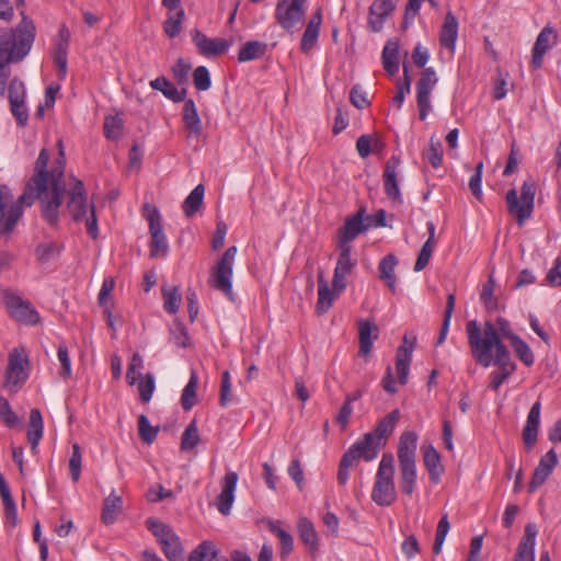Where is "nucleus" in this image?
<instances>
[{
  "mask_svg": "<svg viewBox=\"0 0 561 561\" xmlns=\"http://www.w3.org/2000/svg\"><path fill=\"white\" fill-rule=\"evenodd\" d=\"M150 87L153 90L160 91L163 95L173 102H181L185 100L186 90H179L165 77H158L150 81Z\"/></svg>",
  "mask_w": 561,
  "mask_h": 561,
  "instance_id": "nucleus-35",
  "label": "nucleus"
},
{
  "mask_svg": "<svg viewBox=\"0 0 561 561\" xmlns=\"http://www.w3.org/2000/svg\"><path fill=\"white\" fill-rule=\"evenodd\" d=\"M154 389V376L151 373H147L138 380L139 397L144 403L151 400Z\"/></svg>",
  "mask_w": 561,
  "mask_h": 561,
  "instance_id": "nucleus-50",
  "label": "nucleus"
},
{
  "mask_svg": "<svg viewBox=\"0 0 561 561\" xmlns=\"http://www.w3.org/2000/svg\"><path fill=\"white\" fill-rule=\"evenodd\" d=\"M35 34L33 21L22 12V20L14 28L0 30V61H22L32 48Z\"/></svg>",
  "mask_w": 561,
  "mask_h": 561,
  "instance_id": "nucleus-3",
  "label": "nucleus"
},
{
  "mask_svg": "<svg viewBox=\"0 0 561 561\" xmlns=\"http://www.w3.org/2000/svg\"><path fill=\"white\" fill-rule=\"evenodd\" d=\"M144 217L149 224L150 233V256L164 257L169 252V244L163 231L161 215L156 206L150 204L144 205Z\"/></svg>",
  "mask_w": 561,
  "mask_h": 561,
  "instance_id": "nucleus-11",
  "label": "nucleus"
},
{
  "mask_svg": "<svg viewBox=\"0 0 561 561\" xmlns=\"http://www.w3.org/2000/svg\"><path fill=\"white\" fill-rule=\"evenodd\" d=\"M537 186L531 180H526L520 187V197L515 188L506 193L505 201L508 213L514 216L519 226L527 220L534 210Z\"/></svg>",
  "mask_w": 561,
  "mask_h": 561,
  "instance_id": "nucleus-8",
  "label": "nucleus"
},
{
  "mask_svg": "<svg viewBox=\"0 0 561 561\" xmlns=\"http://www.w3.org/2000/svg\"><path fill=\"white\" fill-rule=\"evenodd\" d=\"M298 534H299V538L301 539V541L307 547H309V549L311 551L318 550V548H319L318 535H317L313 524L309 519H307L305 517L299 519Z\"/></svg>",
  "mask_w": 561,
  "mask_h": 561,
  "instance_id": "nucleus-38",
  "label": "nucleus"
},
{
  "mask_svg": "<svg viewBox=\"0 0 561 561\" xmlns=\"http://www.w3.org/2000/svg\"><path fill=\"white\" fill-rule=\"evenodd\" d=\"M537 527L535 524H527L525 527V534L522 538L516 554L530 557L535 559V545L537 537Z\"/></svg>",
  "mask_w": 561,
  "mask_h": 561,
  "instance_id": "nucleus-39",
  "label": "nucleus"
},
{
  "mask_svg": "<svg viewBox=\"0 0 561 561\" xmlns=\"http://www.w3.org/2000/svg\"><path fill=\"white\" fill-rule=\"evenodd\" d=\"M138 428L139 435L145 443L151 444L156 439L158 430L150 425L149 420L147 419L146 415L139 416Z\"/></svg>",
  "mask_w": 561,
  "mask_h": 561,
  "instance_id": "nucleus-58",
  "label": "nucleus"
},
{
  "mask_svg": "<svg viewBox=\"0 0 561 561\" xmlns=\"http://www.w3.org/2000/svg\"><path fill=\"white\" fill-rule=\"evenodd\" d=\"M270 530L277 536L280 541V558H287L294 549L293 536L279 527L278 523L271 522L268 525Z\"/></svg>",
  "mask_w": 561,
  "mask_h": 561,
  "instance_id": "nucleus-44",
  "label": "nucleus"
},
{
  "mask_svg": "<svg viewBox=\"0 0 561 561\" xmlns=\"http://www.w3.org/2000/svg\"><path fill=\"white\" fill-rule=\"evenodd\" d=\"M411 81L409 68L407 65H403V83L398 85L397 93L393 98V102L397 103L399 107L402 105L405 94L410 93Z\"/></svg>",
  "mask_w": 561,
  "mask_h": 561,
  "instance_id": "nucleus-62",
  "label": "nucleus"
},
{
  "mask_svg": "<svg viewBox=\"0 0 561 561\" xmlns=\"http://www.w3.org/2000/svg\"><path fill=\"white\" fill-rule=\"evenodd\" d=\"M546 280L550 286H561V256H558L549 270Z\"/></svg>",
  "mask_w": 561,
  "mask_h": 561,
  "instance_id": "nucleus-64",
  "label": "nucleus"
},
{
  "mask_svg": "<svg viewBox=\"0 0 561 561\" xmlns=\"http://www.w3.org/2000/svg\"><path fill=\"white\" fill-rule=\"evenodd\" d=\"M398 260L393 254H388L379 263L380 278L386 282L391 291L396 290L394 268Z\"/></svg>",
  "mask_w": 561,
  "mask_h": 561,
  "instance_id": "nucleus-40",
  "label": "nucleus"
},
{
  "mask_svg": "<svg viewBox=\"0 0 561 561\" xmlns=\"http://www.w3.org/2000/svg\"><path fill=\"white\" fill-rule=\"evenodd\" d=\"M238 248L229 247L211 268L209 285L232 299V274Z\"/></svg>",
  "mask_w": 561,
  "mask_h": 561,
  "instance_id": "nucleus-10",
  "label": "nucleus"
},
{
  "mask_svg": "<svg viewBox=\"0 0 561 561\" xmlns=\"http://www.w3.org/2000/svg\"><path fill=\"white\" fill-rule=\"evenodd\" d=\"M382 65L391 77L399 71V44L396 41H388L381 54Z\"/></svg>",
  "mask_w": 561,
  "mask_h": 561,
  "instance_id": "nucleus-34",
  "label": "nucleus"
},
{
  "mask_svg": "<svg viewBox=\"0 0 561 561\" xmlns=\"http://www.w3.org/2000/svg\"><path fill=\"white\" fill-rule=\"evenodd\" d=\"M557 455L553 449H550L539 461L535 469L534 476L528 486L529 492H535L540 485L545 483L547 478L552 472L557 465Z\"/></svg>",
  "mask_w": 561,
  "mask_h": 561,
  "instance_id": "nucleus-24",
  "label": "nucleus"
},
{
  "mask_svg": "<svg viewBox=\"0 0 561 561\" xmlns=\"http://www.w3.org/2000/svg\"><path fill=\"white\" fill-rule=\"evenodd\" d=\"M511 345L520 362H523L526 366H531L534 364V353L524 340H522L519 336L514 337V340L511 341Z\"/></svg>",
  "mask_w": 561,
  "mask_h": 561,
  "instance_id": "nucleus-49",
  "label": "nucleus"
},
{
  "mask_svg": "<svg viewBox=\"0 0 561 561\" xmlns=\"http://www.w3.org/2000/svg\"><path fill=\"white\" fill-rule=\"evenodd\" d=\"M339 256L334 268L332 285L337 291H343L346 286V277L353 272L357 260L352 256V245H337Z\"/></svg>",
  "mask_w": 561,
  "mask_h": 561,
  "instance_id": "nucleus-15",
  "label": "nucleus"
},
{
  "mask_svg": "<svg viewBox=\"0 0 561 561\" xmlns=\"http://www.w3.org/2000/svg\"><path fill=\"white\" fill-rule=\"evenodd\" d=\"M162 296H163V308L169 313H175L179 310L182 296L176 286L172 287H162Z\"/></svg>",
  "mask_w": 561,
  "mask_h": 561,
  "instance_id": "nucleus-48",
  "label": "nucleus"
},
{
  "mask_svg": "<svg viewBox=\"0 0 561 561\" xmlns=\"http://www.w3.org/2000/svg\"><path fill=\"white\" fill-rule=\"evenodd\" d=\"M416 444L417 435L414 432L407 431L401 434L398 446L400 488L407 495H411L416 485Z\"/></svg>",
  "mask_w": 561,
  "mask_h": 561,
  "instance_id": "nucleus-5",
  "label": "nucleus"
},
{
  "mask_svg": "<svg viewBox=\"0 0 561 561\" xmlns=\"http://www.w3.org/2000/svg\"><path fill=\"white\" fill-rule=\"evenodd\" d=\"M380 448L379 439L366 433L359 440L353 444L344 455L354 462L360 459L371 461L377 457Z\"/></svg>",
  "mask_w": 561,
  "mask_h": 561,
  "instance_id": "nucleus-16",
  "label": "nucleus"
},
{
  "mask_svg": "<svg viewBox=\"0 0 561 561\" xmlns=\"http://www.w3.org/2000/svg\"><path fill=\"white\" fill-rule=\"evenodd\" d=\"M458 37V21L456 16L448 12L445 16L442 30H440V36L439 41L442 46L449 49L450 51H454L456 41Z\"/></svg>",
  "mask_w": 561,
  "mask_h": 561,
  "instance_id": "nucleus-31",
  "label": "nucleus"
},
{
  "mask_svg": "<svg viewBox=\"0 0 561 561\" xmlns=\"http://www.w3.org/2000/svg\"><path fill=\"white\" fill-rule=\"evenodd\" d=\"M400 419V411L393 410L385 417H382L376 425L373 432L368 434L379 439V445L382 447L386 444L387 438L393 433L394 427Z\"/></svg>",
  "mask_w": 561,
  "mask_h": 561,
  "instance_id": "nucleus-29",
  "label": "nucleus"
},
{
  "mask_svg": "<svg viewBox=\"0 0 561 561\" xmlns=\"http://www.w3.org/2000/svg\"><path fill=\"white\" fill-rule=\"evenodd\" d=\"M184 19L185 12L183 9H179L175 13H169L163 23L164 33L171 38L178 36L182 31V23Z\"/></svg>",
  "mask_w": 561,
  "mask_h": 561,
  "instance_id": "nucleus-47",
  "label": "nucleus"
},
{
  "mask_svg": "<svg viewBox=\"0 0 561 561\" xmlns=\"http://www.w3.org/2000/svg\"><path fill=\"white\" fill-rule=\"evenodd\" d=\"M306 0H278L275 9V19L285 30H293L305 15Z\"/></svg>",
  "mask_w": 561,
  "mask_h": 561,
  "instance_id": "nucleus-13",
  "label": "nucleus"
},
{
  "mask_svg": "<svg viewBox=\"0 0 561 561\" xmlns=\"http://www.w3.org/2000/svg\"><path fill=\"white\" fill-rule=\"evenodd\" d=\"M67 209L72 219L80 221L85 219L88 233L96 239L99 234L98 219L95 215L94 204L89 203L82 181L71 179V184L67 191Z\"/></svg>",
  "mask_w": 561,
  "mask_h": 561,
  "instance_id": "nucleus-4",
  "label": "nucleus"
},
{
  "mask_svg": "<svg viewBox=\"0 0 561 561\" xmlns=\"http://www.w3.org/2000/svg\"><path fill=\"white\" fill-rule=\"evenodd\" d=\"M70 31L66 25H61L57 37L54 39V45L51 49V58L54 64L58 68V77L64 79L67 75V56H68V47L70 43Z\"/></svg>",
  "mask_w": 561,
  "mask_h": 561,
  "instance_id": "nucleus-19",
  "label": "nucleus"
},
{
  "mask_svg": "<svg viewBox=\"0 0 561 561\" xmlns=\"http://www.w3.org/2000/svg\"><path fill=\"white\" fill-rule=\"evenodd\" d=\"M540 410L541 403L536 401L527 415L526 424L523 430V440L527 449H531L537 442L540 424Z\"/></svg>",
  "mask_w": 561,
  "mask_h": 561,
  "instance_id": "nucleus-26",
  "label": "nucleus"
},
{
  "mask_svg": "<svg viewBox=\"0 0 561 561\" xmlns=\"http://www.w3.org/2000/svg\"><path fill=\"white\" fill-rule=\"evenodd\" d=\"M57 146L60 167L48 173L49 154L46 149H42L35 163V173L27 182L24 193L16 201L7 185H0V236L10 234L23 215V205L31 206L36 199L41 201L44 219L49 225L57 224L62 196L66 193L62 140H58Z\"/></svg>",
  "mask_w": 561,
  "mask_h": 561,
  "instance_id": "nucleus-1",
  "label": "nucleus"
},
{
  "mask_svg": "<svg viewBox=\"0 0 561 561\" xmlns=\"http://www.w3.org/2000/svg\"><path fill=\"white\" fill-rule=\"evenodd\" d=\"M81 466H82L81 448L76 443L72 445V454L69 459V470H70L71 479L73 482H77L80 479Z\"/></svg>",
  "mask_w": 561,
  "mask_h": 561,
  "instance_id": "nucleus-54",
  "label": "nucleus"
},
{
  "mask_svg": "<svg viewBox=\"0 0 561 561\" xmlns=\"http://www.w3.org/2000/svg\"><path fill=\"white\" fill-rule=\"evenodd\" d=\"M122 119L119 117H107L104 123V134L108 139H116L121 136Z\"/></svg>",
  "mask_w": 561,
  "mask_h": 561,
  "instance_id": "nucleus-63",
  "label": "nucleus"
},
{
  "mask_svg": "<svg viewBox=\"0 0 561 561\" xmlns=\"http://www.w3.org/2000/svg\"><path fill=\"white\" fill-rule=\"evenodd\" d=\"M1 293L7 312L12 319L31 325L39 322V314L30 301L9 289H3Z\"/></svg>",
  "mask_w": 561,
  "mask_h": 561,
  "instance_id": "nucleus-12",
  "label": "nucleus"
},
{
  "mask_svg": "<svg viewBox=\"0 0 561 561\" xmlns=\"http://www.w3.org/2000/svg\"><path fill=\"white\" fill-rule=\"evenodd\" d=\"M146 525L158 539L169 561H186L181 540L169 525L156 518H148Z\"/></svg>",
  "mask_w": 561,
  "mask_h": 561,
  "instance_id": "nucleus-9",
  "label": "nucleus"
},
{
  "mask_svg": "<svg viewBox=\"0 0 561 561\" xmlns=\"http://www.w3.org/2000/svg\"><path fill=\"white\" fill-rule=\"evenodd\" d=\"M468 344L472 357L483 367L492 363L499 370L491 373L490 388L497 391L501 385L515 371L516 365L511 359L507 346L499 341L493 329L488 325L485 336H481L474 322L467 327Z\"/></svg>",
  "mask_w": 561,
  "mask_h": 561,
  "instance_id": "nucleus-2",
  "label": "nucleus"
},
{
  "mask_svg": "<svg viewBox=\"0 0 561 561\" xmlns=\"http://www.w3.org/2000/svg\"><path fill=\"white\" fill-rule=\"evenodd\" d=\"M199 440L198 428L195 421H192L182 434L181 448L183 450L193 449Z\"/></svg>",
  "mask_w": 561,
  "mask_h": 561,
  "instance_id": "nucleus-52",
  "label": "nucleus"
},
{
  "mask_svg": "<svg viewBox=\"0 0 561 561\" xmlns=\"http://www.w3.org/2000/svg\"><path fill=\"white\" fill-rule=\"evenodd\" d=\"M342 291L335 290L329 287L328 282L324 278L323 272L320 271L318 274V301L316 310L319 314L325 313L332 306L333 301L340 296Z\"/></svg>",
  "mask_w": 561,
  "mask_h": 561,
  "instance_id": "nucleus-27",
  "label": "nucleus"
},
{
  "mask_svg": "<svg viewBox=\"0 0 561 561\" xmlns=\"http://www.w3.org/2000/svg\"><path fill=\"white\" fill-rule=\"evenodd\" d=\"M450 529L448 516L444 515L440 520L438 522L437 529H436V536L435 541L433 546V552L435 554H439L442 552V547L444 545V541L446 539V536Z\"/></svg>",
  "mask_w": 561,
  "mask_h": 561,
  "instance_id": "nucleus-53",
  "label": "nucleus"
},
{
  "mask_svg": "<svg viewBox=\"0 0 561 561\" xmlns=\"http://www.w3.org/2000/svg\"><path fill=\"white\" fill-rule=\"evenodd\" d=\"M558 43V33L551 25H546L538 34L531 57V66L539 69L542 66L547 51Z\"/></svg>",
  "mask_w": 561,
  "mask_h": 561,
  "instance_id": "nucleus-20",
  "label": "nucleus"
},
{
  "mask_svg": "<svg viewBox=\"0 0 561 561\" xmlns=\"http://www.w3.org/2000/svg\"><path fill=\"white\" fill-rule=\"evenodd\" d=\"M403 345H400L397 350L396 355V370L398 375V381L401 385H405L408 382L409 369L412 358V352L414 350V340L409 343L408 336L403 337Z\"/></svg>",
  "mask_w": 561,
  "mask_h": 561,
  "instance_id": "nucleus-25",
  "label": "nucleus"
},
{
  "mask_svg": "<svg viewBox=\"0 0 561 561\" xmlns=\"http://www.w3.org/2000/svg\"><path fill=\"white\" fill-rule=\"evenodd\" d=\"M218 554L214 542L203 541L188 556L186 561H213Z\"/></svg>",
  "mask_w": 561,
  "mask_h": 561,
  "instance_id": "nucleus-46",
  "label": "nucleus"
},
{
  "mask_svg": "<svg viewBox=\"0 0 561 561\" xmlns=\"http://www.w3.org/2000/svg\"><path fill=\"white\" fill-rule=\"evenodd\" d=\"M123 508V499L113 490L104 500L102 510V522L106 525L113 524Z\"/></svg>",
  "mask_w": 561,
  "mask_h": 561,
  "instance_id": "nucleus-32",
  "label": "nucleus"
},
{
  "mask_svg": "<svg viewBox=\"0 0 561 561\" xmlns=\"http://www.w3.org/2000/svg\"><path fill=\"white\" fill-rule=\"evenodd\" d=\"M205 194L203 184H198L185 198L182 208L186 217H192L202 206Z\"/></svg>",
  "mask_w": 561,
  "mask_h": 561,
  "instance_id": "nucleus-43",
  "label": "nucleus"
},
{
  "mask_svg": "<svg viewBox=\"0 0 561 561\" xmlns=\"http://www.w3.org/2000/svg\"><path fill=\"white\" fill-rule=\"evenodd\" d=\"M30 360L24 348L15 347L8 356L3 388L11 394L16 393L28 378Z\"/></svg>",
  "mask_w": 561,
  "mask_h": 561,
  "instance_id": "nucleus-7",
  "label": "nucleus"
},
{
  "mask_svg": "<svg viewBox=\"0 0 561 561\" xmlns=\"http://www.w3.org/2000/svg\"><path fill=\"white\" fill-rule=\"evenodd\" d=\"M321 21V12L317 11L310 19L301 38L300 47L305 53L311 50L316 45L319 37Z\"/></svg>",
  "mask_w": 561,
  "mask_h": 561,
  "instance_id": "nucleus-33",
  "label": "nucleus"
},
{
  "mask_svg": "<svg viewBox=\"0 0 561 561\" xmlns=\"http://www.w3.org/2000/svg\"><path fill=\"white\" fill-rule=\"evenodd\" d=\"M183 122L192 135L199 136L202 133V122L193 100H185L183 107Z\"/></svg>",
  "mask_w": 561,
  "mask_h": 561,
  "instance_id": "nucleus-36",
  "label": "nucleus"
},
{
  "mask_svg": "<svg viewBox=\"0 0 561 561\" xmlns=\"http://www.w3.org/2000/svg\"><path fill=\"white\" fill-rule=\"evenodd\" d=\"M370 497L376 505L381 507L391 506L397 501L398 492L394 483V458L391 454H383L381 457Z\"/></svg>",
  "mask_w": 561,
  "mask_h": 561,
  "instance_id": "nucleus-6",
  "label": "nucleus"
},
{
  "mask_svg": "<svg viewBox=\"0 0 561 561\" xmlns=\"http://www.w3.org/2000/svg\"><path fill=\"white\" fill-rule=\"evenodd\" d=\"M424 465L433 481H437L443 472V466L440 461V455L432 446L424 447Z\"/></svg>",
  "mask_w": 561,
  "mask_h": 561,
  "instance_id": "nucleus-37",
  "label": "nucleus"
},
{
  "mask_svg": "<svg viewBox=\"0 0 561 561\" xmlns=\"http://www.w3.org/2000/svg\"><path fill=\"white\" fill-rule=\"evenodd\" d=\"M454 308H455V295L449 294L447 297L443 324H442L440 332H439L437 343H436L437 345L443 344L446 340V336H447V333L449 330L450 319H451V316L454 312Z\"/></svg>",
  "mask_w": 561,
  "mask_h": 561,
  "instance_id": "nucleus-51",
  "label": "nucleus"
},
{
  "mask_svg": "<svg viewBox=\"0 0 561 561\" xmlns=\"http://www.w3.org/2000/svg\"><path fill=\"white\" fill-rule=\"evenodd\" d=\"M197 374L195 370L191 371L190 380L183 389L181 396V404L185 411H190L196 403V389H197Z\"/></svg>",
  "mask_w": 561,
  "mask_h": 561,
  "instance_id": "nucleus-45",
  "label": "nucleus"
},
{
  "mask_svg": "<svg viewBox=\"0 0 561 561\" xmlns=\"http://www.w3.org/2000/svg\"><path fill=\"white\" fill-rule=\"evenodd\" d=\"M194 85L199 91H206L210 88L211 81L209 71L205 66H198L193 73Z\"/></svg>",
  "mask_w": 561,
  "mask_h": 561,
  "instance_id": "nucleus-60",
  "label": "nucleus"
},
{
  "mask_svg": "<svg viewBox=\"0 0 561 561\" xmlns=\"http://www.w3.org/2000/svg\"><path fill=\"white\" fill-rule=\"evenodd\" d=\"M44 423L42 413L38 409H32L30 412V421L27 428V440L32 453H36L38 444L43 437Z\"/></svg>",
  "mask_w": 561,
  "mask_h": 561,
  "instance_id": "nucleus-30",
  "label": "nucleus"
},
{
  "mask_svg": "<svg viewBox=\"0 0 561 561\" xmlns=\"http://www.w3.org/2000/svg\"><path fill=\"white\" fill-rule=\"evenodd\" d=\"M400 164L401 160L399 157H390V159L386 162L382 174L385 193L388 198L397 203H402V196L398 182Z\"/></svg>",
  "mask_w": 561,
  "mask_h": 561,
  "instance_id": "nucleus-21",
  "label": "nucleus"
},
{
  "mask_svg": "<svg viewBox=\"0 0 561 561\" xmlns=\"http://www.w3.org/2000/svg\"><path fill=\"white\" fill-rule=\"evenodd\" d=\"M60 252V245L56 242H43L36 248V256L41 262H47L56 257Z\"/></svg>",
  "mask_w": 561,
  "mask_h": 561,
  "instance_id": "nucleus-55",
  "label": "nucleus"
},
{
  "mask_svg": "<svg viewBox=\"0 0 561 561\" xmlns=\"http://www.w3.org/2000/svg\"><path fill=\"white\" fill-rule=\"evenodd\" d=\"M373 330L377 331V327L368 320H360L358 322V337H359V355L366 356L370 353L373 347Z\"/></svg>",
  "mask_w": 561,
  "mask_h": 561,
  "instance_id": "nucleus-41",
  "label": "nucleus"
},
{
  "mask_svg": "<svg viewBox=\"0 0 561 561\" xmlns=\"http://www.w3.org/2000/svg\"><path fill=\"white\" fill-rule=\"evenodd\" d=\"M191 35L193 43L198 49V53L206 57L222 55L232 44V41H227L220 37L209 38L199 30H193Z\"/></svg>",
  "mask_w": 561,
  "mask_h": 561,
  "instance_id": "nucleus-18",
  "label": "nucleus"
},
{
  "mask_svg": "<svg viewBox=\"0 0 561 561\" xmlns=\"http://www.w3.org/2000/svg\"><path fill=\"white\" fill-rule=\"evenodd\" d=\"M434 249L435 245L432 244V241H425L414 264L415 272H421L427 266Z\"/></svg>",
  "mask_w": 561,
  "mask_h": 561,
  "instance_id": "nucleus-61",
  "label": "nucleus"
},
{
  "mask_svg": "<svg viewBox=\"0 0 561 561\" xmlns=\"http://www.w3.org/2000/svg\"><path fill=\"white\" fill-rule=\"evenodd\" d=\"M192 69V65L183 58H179L172 68L174 79L179 84H185L188 79V73Z\"/></svg>",
  "mask_w": 561,
  "mask_h": 561,
  "instance_id": "nucleus-59",
  "label": "nucleus"
},
{
  "mask_svg": "<svg viewBox=\"0 0 561 561\" xmlns=\"http://www.w3.org/2000/svg\"><path fill=\"white\" fill-rule=\"evenodd\" d=\"M267 45L259 41L245 43L239 50L238 60L240 62L257 59L265 55Z\"/></svg>",
  "mask_w": 561,
  "mask_h": 561,
  "instance_id": "nucleus-42",
  "label": "nucleus"
},
{
  "mask_svg": "<svg viewBox=\"0 0 561 561\" xmlns=\"http://www.w3.org/2000/svg\"><path fill=\"white\" fill-rule=\"evenodd\" d=\"M396 3L393 0H375L369 7L368 28L378 33L383 28L387 18L394 11Z\"/></svg>",
  "mask_w": 561,
  "mask_h": 561,
  "instance_id": "nucleus-22",
  "label": "nucleus"
},
{
  "mask_svg": "<svg viewBox=\"0 0 561 561\" xmlns=\"http://www.w3.org/2000/svg\"><path fill=\"white\" fill-rule=\"evenodd\" d=\"M438 78L433 68H425L416 83V102L419 107V117L425 121L432 108L430 96L435 88Z\"/></svg>",
  "mask_w": 561,
  "mask_h": 561,
  "instance_id": "nucleus-14",
  "label": "nucleus"
},
{
  "mask_svg": "<svg viewBox=\"0 0 561 561\" xmlns=\"http://www.w3.org/2000/svg\"><path fill=\"white\" fill-rule=\"evenodd\" d=\"M365 209L360 208L355 215L346 218L343 227L339 231L337 245H351V242L362 232L366 231L371 224L370 217L364 219Z\"/></svg>",
  "mask_w": 561,
  "mask_h": 561,
  "instance_id": "nucleus-17",
  "label": "nucleus"
},
{
  "mask_svg": "<svg viewBox=\"0 0 561 561\" xmlns=\"http://www.w3.org/2000/svg\"><path fill=\"white\" fill-rule=\"evenodd\" d=\"M471 322H474L478 330H479V333L481 334V336H485V331H486V328L488 325H490L495 335L497 336L499 341L503 342L502 339H507L511 341L514 340V337H517L518 335L515 334L511 328V323L502 318V317H497L496 320H495V323L493 324L492 322L490 321H485L484 325L481 327L477 320H470L467 322L466 324V328L471 323Z\"/></svg>",
  "mask_w": 561,
  "mask_h": 561,
  "instance_id": "nucleus-28",
  "label": "nucleus"
},
{
  "mask_svg": "<svg viewBox=\"0 0 561 561\" xmlns=\"http://www.w3.org/2000/svg\"><path fill=\"white\" fill-rule=\"evenodd\" d=\"M237 482L238 474L234 471L227 472L221 481V492L217 497V508L225 516L230 514L234 502Z\"/></svg>",
  "mask_w": 561,
  "mask_h": 561,
  "instance_id": "nucleus-23",
  "label": "nucleus"
},
{
  "mask_svg": "<svg viewBox=\"0 0 561 561\" xmlns=\"http://www.w3.org/2000/svg\"><path fill=\"white\" fill-rule=\"evenodd\" d=\"M426 158L428 162L434 167L438 168L443 162V146L439 140H434L432 137L430 140V146L426 151Z\"/></svg>",
  "mask_w": 561,
  "mask_h": 561,
  "instance_id": "nucleus-56",
  "label": "nucleus"
},
{
  "mask_svg": "<svg viewBox=\"0 0 561 561\" xmlns=\"http://www.w3.org/2000/svg\"><path fill=\"white\" fill-rule=\"evenodd\" d=\"M0 416L9 427H14L20 424L19 416L11 409L9 401L3 397H0Z\"/></svg>",
  "mask_w": 561,
  "mask_h": 561,
  "instance_id": "nucleus-57",
  "label": "nucleus"
}]
</instances>
